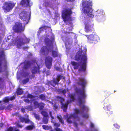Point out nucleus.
I'll return each instance as SVG.
<instances>
[{
  "label": "nucleus",
  "mask_w": 131,
  "mask_h": 131,
  "mask_svg": "<svg viewBox=\"0 0 131 131\" xmlns=\"http://www.w3.org/2000/svg\"><path fill=\"white\" fill-rule=\"evenodd\" d=\"M78 82L77 84L79 86H81L82 90L79 89L76 90V92L79 94L78 97V100L79 103V106L81 107L82 113L87 112L89 110L88 107L85 105V99L86 95L85 93V87L87 84V82L84 77H80L77 80Z\"/></svg>",
  "instance_id": "1"
},
{
  "label": "nucleus",
  "mask_w": 131,
  "mask_h": 131,
  "mask_svg": "<svg viewBox=\"0 0 131 131\" xmlns=\"http://www.w3.org/2000/svg\"><path fill=\"white\" fill-rule=\"evenodd\" d=\"M82 51H79L74 57V60L77 61L80 60V63L71 61V63L74 70H78L79 73L86 71L87 58L86 53L82 54Z\"/></svg>",
  "instance_id": "2"
},
{
  "label": "nucleus",
  "mask_w": 131,
  "mask_h": 131,
  "mask_svg": "<svg viewBox=\"0 0 131 131\" xmlns=\"http://www.w3.org/2000/svg\"><path fill=\"white\" fill-rule=\"evenodd\" d=\"M29 39L26 37L18 38L17 37L15 40L12 41L10 44V46L16 45L17 48L20 49L22 46L29 43Z\"/></svg>",
  "instance_id": "3"
},
{
  "label": "nucleus",
  "mask_w": 131,
  "mask_h": 131,
  "mask_svg": "<svg viewBox=\"0 0 131 131\" xmlns=\"http://www.w3.org/2000/svg\"><path fill=\"white\" fill-rule=\"evenodd\" d=\"M72 14L71 8H66L64 9L62 13V17L63 21L65 23L72 20V17H71Z\"/></svg>",
  "instance_id": "4"
},
{
  "label": "nucleus",
  "mask_w": 131,
  "mask_h": 131,
  "mask_svg": "<svg viewBox=\"0 0 131 131\" xmlns=\"http://www.w3.org/2000/svg\"><path fill=\"white\" fill-rule=\"evenodd\" d=\"M5 56L4 51H1L0 52V73L4 72L7 69V62Z\"/></svg>",
  "instance_id": "5"
},
{
  "label": "nucleus",
  "mask_w": 131,
  "mask_h": 131,
  "mask_svg": "<svg viewBox=\"0 0 131 131\" xmlns=\"http://www.w3.org/2000/svg\"><path fill=\"white\" fill-rule=\"evenodd\" d=\"M24 116L26 117L25 118L24 117L20 116L19 117V119L21 122H25V123H29L31 124V125H29L26 127V129L28 130H31L35 127L34 123L30 120L29 118V116L27 114H25Z\"/></svg>",
  "instance_id": "6"
},
{
  "label": "nucleus",
  "mask_w": 131,
  "mask_h": 131,
  "mask_svg": "<svg viewBox=\"0 0 131 131\" xmlns=\"http://www.w3.org/2000/svg\"><path fill=\"white\" fill-rule=\"evenodd\" d=\"M74 113L70 115L67 116L66 120L67 122L69 124H71L73 123L74 120L75 119L79 118L78 114H80L81 113V112L79 109L78 108H75L74 109Z\"/></svg>",
  "instance_id": "7"
},
{
  "label": "nucleus",
  "mask_w": 131,
  "mask_h": 131,
  "mask_svg": "<svg viewBox=\"0 0 131 131\" xmlns=\"http://www.w3.org/2000/svg\"><path fill=\"white\" fill-rule=\"evenodd\" d=\"M15 5V3L11 1L6 2L3 4L2 9L5 13L9 12L12 10Z\"/></svg>",
  "instance_id": "8"
},
{
  "label": "nucleus",
  "mask_w": 131,
  "mask_h": 131,
  "mask_svg": "<svg viewBox=\"0 0 131 131\" xmlns=\"http://www.w3.org/2000/svg\"><path fill=\"white\" fill-rule=\"evenodd\" d=\"M92 2L89 0H82V5L83 7V10L84 13H86L87 10L89 9H91L92 6Z\"/></svg>",
  "instance_id": "9"
},
{
  "label": "nucleus",
  "mask_w": 131,
  "mask_h": 131,
  "mask_svg": "<svg viewBox=\"0 0 131 131\" xmlns=\"http://www.w3.org/2000/svg\"><path fill=\"white\" fill-rule=\"evenodd\" d=\"M19 16L21 20L25 21L24 24L25 25L28 23L30 18V16L28 15L27 12L25 10L22 11L20 14Z\"/></svg>",
  "instance_id": "10"
},
{
  "label": "nucleus",
  "mask_w": 131,
  "mask_h": 131,
  "mask_svg": "<svg viewBox=\"0 0 131 131\" xmlns=\"http://www.w3.org/2000/svg\"><path fill=\"white\" fill-rule=\"evenodd\" d=\"M88 38V41L89 43H96L99 39V37L97 35L92 34L89 35H86Z\"/></svg>",
  "instance_id": "11"
},
{
  "label": "nucleus",
  "mask_w": 131,
  "mask_h": 131,
  "mask_svg": "<svg viewBox=\"0 0 131 131\" xmlns=\"http://www.w3.org/2000/svg\"><path fill=\"white\" fill-rule=\"evenodd\" d=\"M24 29L25 27L23 26L22 23L18 22H16L13 27V30L16 33H20Z\"/></svg>",
  "instance_id": "12"
},
{
  "label": "nucleus",
  "mask_w": 131,
  "mask_h": 131,
  "mask_svg": "<svg viewBox=\"0 0 131 131\" xmlns=\"http://www.w3.org/2000/svg\"><path fill=\"white\" fill-rule=\"evenodd\" d=\"M35 63L37 65V66H34L32 67L30 69L32 74L29 76V78L30 79L34 78L35 77V74H36L38 73H39L40 71L39 66L37 64V63L35 61Z\"/></svg>",
  "instance_id": "13"
},
{
  "label": "nucleus",
  "mask_w": 131,
  "mask_h": 131,
  "mask_svg": "<svg viewBox=\"0 0 131 131\" xmlns=\"http://www.w3.org/2000/svg\"><path fill=\"white\" fill-rule=\"evenodd\" d=\"M49 51V49L46 46H43L40 48L39 52L41 55L46 56L48 54Z\"/></svg>",
  "instance_id": "14"
},
{
  "label": "nucleus",
  "mask_w": 131,
  "mask_h": 131,
  "mask_svg": "<svg viewBox=\"0 0 131 131\" xmlns=\"http://www.w3.org/2000/svg\"><path fill=\"white\" fill-rule=\"evenodd\" d=\"M52 59L50 56H48L45 59V63L46 67L48 69L51 68Z\"/></svg>",
  "instance_id": "15"
},
{
  "label": "nucleus",
  "mask_w": 131,
  "mask_h": 131,
  "mask_svg": "<svg viewBox=\"0 0 131 131\" xmlns=\"http://www.w3.org/2000/svg\"><path fill=\"white\" fill-rule=\"evenodd\" d=\"M30 0H22L20 2V4L24 7H30L32 5V3H30Z\"/></svg>",
  "instance_id": "16"
},
{
  "label": "nucleus",
  "mask_w": 131,
  "mask_h": 131,
  "mask_svg": "<svg viewBox=\"0 0 131 131\" xmlns=\"http://www.w3.org/2000/svg\"><path fill=\"white\" fill-rule=\"evenodd\" d=\"M85 31L86 32H89L93 31V25H90L88 24H85Z\"/></svg>",
  "instance_id": "17"
},
{
  "label": "nucleus",
  "mask_w": 131,
  "mask_h": 131,
  "mask_svg": "<svg viewBox=\"0 0 131 131\" xmlns=\"http://www.w3.org/2000/svg\"><path fill=\"white\" fill-rule=\"evenodd\" d=\"M111 107L110 104H109L105 106H104V110L106 111V113L108 116L112 115L113 114V112L112 111Z\"/></svg>",
  "instance_id": "18"
},
{
  "label": "nucleus",
  "mask_w": 131,
  "mask_h": 131,
  "mask_svg": "<svg viewBox=\"0 0 131 131\" xmlns=\"http://www.w3.org/2000/svg\"><path fill=\"white\" fill-rule=\"evenodd\" d=\"M34 63H35V61H27L25 63L23 66V69L26 70L29 68L30 66L33 64Z\"/></svg>",
  "instance_id": "19"
},
{
  "label": "nucleus",
  "mask_w": 131,
  "mask_h": 131,
  "mask_svg": "<svg viewBox=\"0 0 131 131\" xmlns=\"http://www.w3.org/2000/svg\"><path fill=\"white\" fill-rule=\"evenodd\" d=\"M45 43L46 45L49 47H51L52 48H53V41L51 40L46 38L45 39Z\"/></svg>",
  "instance_id": "20"
},
{
  "label": "nucleus",
  "mask_w": 131,
  "mask_h": 131,
  "mask_svg": "<svg viewBox=\"0 0 131 131\" xmlns=\"http://www.w3.org/2000/svg\"><path fill=\"white\" fill-rule=\"evenodd\" d=\"M71 102L69 100L67 101L66 103L61 104V108L63 109V110L64 112H66L68 108V104Z\"/></svg>",
  "instance_id": "21"
},
{
  "label": "nucleus",
  "mask_w": 131,
  "mask_h": 131,
  "mask_svg": "<svg viewBox=\"0 0 131 131\" xmlns=\"http://www.w3.org/2000/svg\"><path fill=\"white\" fill-rule=\"evenodd\" d=\"M67 28L66 31H64V32L65 34H70L69 31L72 30L73 29L72 24V23H69V26L67 27Z\"/></svg>",
  "instance_id": "22"
},
{
  "label": "nucleus",
  "mask_w": 131,
  "mask_h": 131,
  "mask_svg": "<svg viewBox=\"0 0 131 131\" xmlns=\"http://www.w3.org/2000/svg\"><path fill=\"white\" fill-rule=\"evenodd\" d=\"M48 83L49 85H50L54 87H55L56 85H58L56 81V78H53L52 80L48 81Z\"/></svg>",
  "instance_id": "23"
},
{
  "label": "nucleus",
  "mask_w": 131,
  "mask_h": 131,
  "mask_svg": "<svg viewBox=\"0 0 131 131\" xmlns=\"http://www.w3.org/2000/svg\"><path fill=\"white\" fill-rule=\"evenodd\" d=\"M50 28V27L45 25L44 26H42L39 28L38 32L39 33L41 32L42 31H44V30Z\"/></svg>",
  "instance_id": "24"
},
{
  "label": "nucleus",
  "mask_w": 131,
  "mask_h": 131,
  "mask_svg": "<svg viewBox=\"0 0 131 131\" xmlns=\"http://www.w3.org/2000/svg\"><path fill=\"white\" fill-rule=\"evenodd\" d=\"M93 10L92 8H91V9H89L87 10L86 13H84L85 14H87L88 16L90 17H93L94 16V15L92 12Z\"/></svg>",
  "instance_id": "25"
},
{
  "label": "nucleus",
  "mask_w": 131,
  "mask_h": 131,
  "mask_svg": "<svg viewBox=\"0 0 131 131\" xmlns=\"http://www.w3.org/2000/svg\"><path fill=\"white\" fill-rule=\"evenodd\" d=\"M6 131H19V130L18 129H17L14 126H10L8 128Z\"/></svg>",
  "instance_id": "26"
},
{
  "label": "nucleus",
  "mask_w": 131,
  "mask_h": 131,
  "mask_svg": "<svg viewBox=\"0 0 131 131\" xmlns=\"http://www.w3.org/2000/svg\"><path fill=\"white\" fill-rule=\"evenodd\" d=\"M20 122H21L20 121H17L15 122V124L18 127L21 128L24 126V125L20 124Z\"/></svg>",
  "instance_id": "27"
},
{
  "label": "nucleus",
  "mask_w": 131,
  "mask_h": 131,
  "mask_svg": "<svg viewBox=\"0 0 131 131\" xmlns=\"http://www.w3.org/2000/svg\"><path fill=\"white\" fill-rule=\"evenodd\" d=\"M57 118L59 119V122L62 124L64 123V121L60 115H58L57 116Z\"/></svg>",
  "instance_id": "28"
},
{
  "label": "nucleus",
  "mask_w": 131,
  "mask_h": 131,
  "mask_svg": "<svg viewBox=\"0 0 131 131\" xmlns=\"http://www.w3.org/2000/svg\"><path fill=\"white\" fill-rule=\"evenodd\" d=\"M52 56L54 57H57L58 56V51L53 50L52 52Z\"/></svg>",
  "instance_id": "29"
},
{
  "label": "nucleus",
  "mask_w": 131,
  "mask_h": 131,
  "mask_svg": "<svg viewBox=\"0 0 131 131\" xmlns=\"http://www.w3.org/2000/svg\"><path fill=\"white\" fill-rule=\"evenodd\" d=\"M23 91L20 88H18L16 92L17 95H20L22 94L23 93Z\"/></svg>",
  "instance_id": "30"
},
{
  "label": "nucleus",
  "mask_w": 131,
  "mask_h": 131,
  "mask_svg": "<svg viewBox=\"0 0 131 131\" xmlns=\"http://www.w3.org/2000/svg\"><path fill=\"white\" fill-rule=\"evenodd\" d=\"M41 114L44 117L49 118L47 113L44 111H42L41 112Z\"/></svg>",
  "instance_id": "31"
},
{
  "label": "nucleus",
  "mask_w": 131,
  "mask_h": 131,
  "mask_svg": "<svg viewBox=\"0 0 131 131\" xmlns=\"http://www.w3.org/2000/svg\"><path fill=\"white\" fill-rule=\"evenodd\" d=\"M49 118L47 117L43 118L42 120V122L44 124H47L48 123Z\"/></svg>",
  "instance_id": "32"
},
{
  "label": "nucleus",
  "mask_w": 131,
  "mask_h": 131,
  "mask_svg": "<svg viewBox=\"0 0 131 131\" xmlns=\"http://www.w3.org/2000/svg\"><path fill=\"white\" fill-rule=\"evenodd\" d=\"M45 106V104L42 102L39 103V107L40 110H42L44 108Z\"/></svg>",
  "instance_id": "33"
},
{
  "label": "nucleus",
  "mask_w": 131,
  "mask_h": 131,
  "mask_svg": "<svg viewBox=\"0 0 131 131\" xmlns=\"http://www.w3.org/2000/svg\"><path fill=\"white\" fill-rule=\"evenodd\" d=\"M96 16H100L103 14V12L100 10H98L96 12Z\"/></svg>",
  "instance_id": "34"
},
{
  "label": "nucleus",
  "mask_w": 131,
  "mask_h": 131,
  "mask_svg": "<svg viewBox=\"0 0 131 131\" xmlns=\"http://www.w3.org/2000/svg\"><path fill=\"white\" fill-rule=\"evenodd\" d=\"M42 127L43 129L46 130H49L51 128V127L48 125H42Z\"/></svg>",
  "instance_id": "35"
},
{
  "label": "nucleus",
  "mask_w": 131,
  "mask_h": 131,
  "mask_svg": "<svg viewBox=\"0 0 131 131\" xmlns=\"http://www.w3.org/2000/svg\"><path fill=\"white\" fill-rule=\"evenodd\" d=\"M59 91L62 93L64 95H65V94L66 93V90L65 89L62 90L61 89L59 90Z\"/></svg>",
  "instance_id": "36"
},
{
  "label": "nucleus",
  "mask_w": 131,
  "mask_h": 131,
  "mask_svg": "<svg viewBox=\"0 0 131 131\" xmlns=\"http://www.w3.org/2000/svg\"><path fill=\"white\" fill-rule=\"evenodd\" d=\"M9 101H10L9 97V96H7L4 98L3 101L5 103H7L9 102Z\"/></svg>",
  "instance_id": "37"
},
{
  "label": "nucleus",
  "mask_w": 131,
  "mask_h": 131,
  "mask_svg": "<svg viewBox=\"0 0 131 131\" xmlns=\"http://www.w3.org/2000/svg\"><path fill=\"white\" fill-rule=\"evenodd\" d=\"M29 81V78H27L26 79L23 80L22 82L23 84H25L28 82Z\"/></svg>",
  "instance_id": "38"
},
{
  "label": "nucleus",
  "mask_w": 131,
  "mask_h": 131,
  "mask_svg": "<svg viewBox=\"0 0 131 131\" xmlns=\"http://www.w3.org/2000/svg\"><path fill=\"white\" fill-rule=\"evenodd\" d=\"M39 103L36 101H35L34 102V104L35 106L37 108L39 107Z\"/></svg>",
  "instance_id": "39"
},
{
  "label": "nucleus",
  "mask_w": 131,
  "mask_h": 131,
  "mask_svg": "<svg viewBox=\"0 0 131 131\" xmlns=\"http://www.w3.org/2000/svg\"><path fill=\"white\" fill-rule=\"evenodd\" d=\"M34 115L36 119H38V120H39L40 119V116L39 115L35 113L34 114Z\"/></svg>",
  "instance_id": "40"
},
{
  "label": "nucleus",
  "mask_w": 131,
  "mask_h": 131,
  "mask_svg": "<svg viewBox=\"0 0 131 131\" xmlns=\"http://www.w3.org/2000/svg\"><path fill=\"white\" fill-rule=\"evenodd\" d=\"M39 98L42 100H45V96L43 94L40 95L39 96Z\"/></svg>",
  "instance_id": "41"
},
{
  "label": "nucleus",
  "mask_w": 131,
  "mask_h": 131,
  "mask_svg": "<svg viewBox=\"0 0 131 131\" xmlns=\"http://www.w3.org/2000/svg\"><path fill=\"white\" fill-rule=\"evenodd\" d=\"M82 117L83 118H87L89 117V115L87 113H85L83 114Z\"/></svg>",
  "instance_id": "42"
},
{
  "label": "nucleus",
  "mask_w": 131,
  "mask_h": 131,
  "mask_svg": "<svg viewBox=\"0 0 131 131\" xmlns=\"http://www.w3.org/2000/svg\"><path fill=\"white\" fill-rule=\"evenodd\" d=\"M57 78H59V79H65V77H64L63 76L61 75H58L57 76Z\"/></svg>",
  "instance_id": "43"
},
{
  "label": "nucleus",
  "mask_w": 131,
  "mask_h": 131,
  "mask_svg": "<svg viewBox=\"0 0 131 131\" xmlns=\"http://www.w3.org/2000/svg\"><path fill=\"white\" fill-rule=\"evenodd\" d=\"M111 93L110 92H108L105 94V97L106 98L108 97L111 94Z\"/></svg>",
  "instance_id": "44"
},
{
  "label": "nucleus",
  "mask_w": 131,
  "mask_h": 131,
  "mask_svg": "<svg viewBox=\"0 0 131 131\" xmlns=\"http://www.w3.org/2000/svg\"><path fill=\"white\" fill-rule=\"evenodd\" d=\"M70 97L72 101H74L75 100V98L73 95V94H71L70 95Z\"/></svg>",
  "instance_id": "45"
},
{
  "label": "nucleus",
  "mask_w": 131,
  "mask_h": 131,
  "mask_svg": "<svg viewBox=\"0 0 131 131\" xmlns=\"http://www.w3.org/2000/svg\"><path fill=\"white\" fill-rule=\"evenodd\" d=\"M54 126L58 127L60 126V124L59 123H54Z\"/></svg>",
  "instance_id": "46"
},
{
  "label": "nucleus",
  "mask_w": 131,
  "mask_h": 131,
  "mask_svg": "<svg viewBox=\"0 0 131 131\" xmlns=\"http://www.w3.org/2000/svg\"><path fill=\"white\" fill-rule=\"evenodd\" d=\"M56 131H63V130L60 128L58 127H56L54 129Z\"/></svg>",
  "instance_id": "47"
},
{
  "label": "nucleus",
  "mask_w": 131,
  "mask_h": 131,
  "mask_svg": "<svg viewBox=\"0 0 131 131\" xmlns=\"http://www.w3.org/2000/svg\"><path fill=\"white\" fill-rule=\"evenodd\" d=\"M15 95H14L13 96L9 97V100L10 101H12L14 99H15Z\"/></svg>",
  "instance_id": "48"
},
{
  "label": "nucleus",
  "mask_w": 131,
  "mask_h": 131,
  "mask_svg": "<svg viewBox=\"0 0 131 131\" xmlns=\"http://www.w3.org/2000/svg\"><path fill=\"white\" fill-rule=\"evenodd\" d=\"M27 97L30 98H32L34 97V96L30 94H28L27 95Z\"/></svg>",
  "instance_id": "49"
},
{
  "label": "nucleus",
  "mask_w": 131,
  "mask_h": 131,
  "mask_svg": "<svg viewBox=\"0 0 131 131\" xmlns=\"http://www.w3.org/2000/svg\"><path fill=\"white\" fill-rule=\"evenodd\" d=\"M114 126L116 128H119L120 127V126L117 124H114Z\"/></svg>",
  "instance_id": "50"
},
{
  "label": "nucleus",
  "mask_w": 131,
  "mask_h": 131,
  "mask_svg": "<svg viewBox=\"0 0 131 131\" xmlns=\"http://www.w3.org/2000/svg\"><path fill=\"white\" fill-rule=\"evenodd\" d=\"M56 69L57 71H59L62 70V69L58 67H56L55 68Z\"/></svg>",
  "instance_id": "51"
},
{
  "label": "nucleus",
  "mask_w": 131,
  "mask_h": 131,
  "mask_svg": "<svg viewBox=\"0 0 131 131\" xmlns=\"http://www.w3.org/2000/svg\"><path fill=\"white\" fill-rule=\"evenodd\" d=\"M49 114L50 117H51V119H54V117L52 115V112L51 111L49 112Z\"/></svg>",
  "instance_id": "52"
},
{
  "label": "nucleus",
  "mask_w": 131,
  "mask_h": 131,
  "mask_svg": "<svg viewBox=\"0 0 131 131\" xmlns=\"http://www.w3.org/2000/svg\"><path fill=\"white\" fill-rule=\"evenodd\" d=\"M5 107L4 106L1 105L0 106V110H4Z\"/></svg>",
  "instance_id": "53"
},
{
  "label": "nucleus",
  "mask_w": 131,
  "mask_h": 131,
  "mask_svg": "<svg viewBox=\"0 0 131 131\" xmlns=\"http://www.w3.org/2000/svg\"><path fill=\"white\" fill-rule=\"evenodd\" d=\"M74 126L76 128H77L78 127V124L76 122H73Z\"/></svg>",
  "instance_id": "54"
},
{
  "label": "nucleus",
  "mask_w": 131,
  "mask_h": 131,
  "mask_svg": "<svg viewBox=\"0 0 131 131\" xmlns=\"http://www.w3.org/2000/svg\"><path fill=\"white\" fill-rule=\"evenodd\" d=\"M4 87V86L3 84H0V90H2Z\"/></svg>",
  "instance_id": "55"
},
{
  "label": "nucleus",
  "mask_w": 131,
  "mask_h": 131,
  "mask_svg": "<svg viewBox=\"0 0 131 131\" xmlns=\"http://www.w3.org/2000/svg\"><path fill=\"white\" fill-rule=\"evenodd\" d=\"M60 79L59 78H57V79H56V81L58 85L59 84V82L60 81Z\"/></svg>",
  "instance_id": "56"
},
{
  "label": "nucleus",
  "mask_w": 131,
  "mask_h": 131,
  "mask_svg": "<svg viewBox=\"0 0 131 131\" xmlns=\"http://www.w3.org/2000/svg\"><path fill=\"white\" fill-rule=\"evenodd\" d=\"M60 101L61 104H63V102L64 101V99L62 98H61Z\"/></svg>",
  "instance_id": "57"
},
{
  "label": "nucleus",
  "mask_w": 131,
  "mask_h": 131,
  "mask_svg": "<svg viewBox=\"0 0 131 131\" xmlns=\"http://www.w3.org/2000/svg\"><path fill=\"white\" fill-rule=\"evenodd\" d=\"M11 108V105L10 104H9L8 106H7L6 107V109H7L8 110H9Z\"/></svg>",
  "instance_id": "58"
},
{
  "label": "nucleus",
  "mask_w": 131,
  "mask_h": 131,
  "mask_svg": "<svg viewBox=\"0 0 131 131\" xmlns=\"http://www.w3.org/2000/svg\"><path fill=\"white\" fill-rule=\"evenodd\" d=\"M49 14L50 13V11L48 9H47L45 11L44 13H46V11Z\"/></svg>",
  "instance_id": "59"
},
{
  "label": "nucleus",
  "mask_w": 131,
  "mask_h": 131,
  "mask_svg": "<svg viewBox=\"0 0 131 131\" xmlns=\"http://www.w3.org/2000/svg\"><path fill=\"white\" fill-rule=\"evenodd\" d=\"M21 110L22 112L23 113L25 112V108H22L21 109Z\"/></svg>",
  "instance_id": "60"
},
{
  "label": "nucleus",
  "mask_w": 131,
  "mask_h": 131,
  "mask_svg": "<svg viewBox=\"0 0 131 131\" xmlns=\"http://www.w3.org/2000/svg\"><path fill=\"white\" fill-rule=\"evenodd\" d=\"M94 125L92 123H91L90 127H94Z\"/></svg>",
  "instance_id": "61"
},
{
  "label": "nucleus",
  "mask_w": 131,
  "mask_h": 131,
  "mask_svg": "<svg viewBox=\"0 0 131 131\" xmlns=\"http://www.w3.org/2000/svg\"><path fill=\"white\" fill-rule=\"evenodd\" d=\"M25 101L28 103H29L30 102V100L28 99H26Z\"/></svg>",
  "instance_id": "62"
},
{
  "label": "nucleus",
  "mask_w": 131,
  "mask_h": 131,
  "mask_svg": "<svg viewBox=\"0 0 131 131\" xmlns=\"http://www.w3.org/2000/svg\"><path fill=\"white\" fill-rule=\"evenodd\" d=\"M29 75V73H26V76H28Z\"/></svg>",
  "instance_id": "63"
},
{
  "label": "nucleus",
  "mask_w": 131,
  "mask_h": 131,
  "mask_svg": "<svg viewBox=\"0 0 131 131\" xmlns=\"http://www.w3.org/2000/svg\"><path fill=\"white\" fill-rule=\"evenodd\" d=\"M27 108L28 109H29L30 108V107H31V106H28L27 107Z\"/></svg>",
  "instance_id": "64"
}]
</instances>
